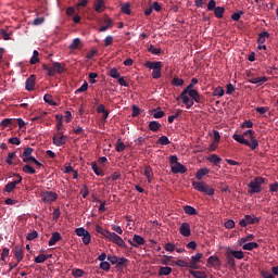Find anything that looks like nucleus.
Listing matches in <instances>:
<instances>
[{
    "mask_svg": "<svg viewBox=\"0 0 278 278\" xmlns=\"http://www.w3.org/2000/svg\"><path fill=\"white\" fill-rule=\"evenodd\" d=\"M199 84V79L192 78L191 83L181 91L179 97L177 98V101L181 99L184 105H186L187 110H190L192 105L195 103H199L201 101V96L199 94V91H197L194 86Z\"/></svg>",
    "mask_w": 278,
    "mask_h": 278,
    "instance_id": "nucleus-1",
    "label": "nucleus"
},
{
    "mask_svg": "<svg viewBox=\"0 0 278 278\" xmlns=\"http://www.w3.org/2000/svg\"><path fill=\"white\" fill-rule=\"evenodd\" d=\"M232 138L236 142H239V144L250 147L252 151H255V149L260 147V142L255 138V130L253 129H248L242 135L235 134Z\"/></svg>",
    "mask_w": 278,
    "mask_h": 278,
    "instance_id": "nucleus-2",
    "label": "nucleus"
},
{
    "mask_svg": "<svg viewBox=\"0 0 278 278\" xmlns=\"http://www.w3.org/2000/svg\"><path fill=\"white\" fill-rule=\"evenodd\" d=\"M96 231L97 233H101V236L106 238L109 242H113V244L121 247V249H127V243H125V240H123V238H121V236H118L116 232L105 230L99 225L96 226Z\"/></svg>",
    "mask_w": 278,
    "mask_h": 278,
    "instance_id": "nucleus-3",
    "label": "nucleus"
},
{
    "mask_svg": "<svg viewBox=\"0 0 278 278\" xmlns=\"http://www.w3.org/2000/svg\"><path fill=\"white\" fill-rule=\"evenodd\" d=\"M42 68L47 72V75L49 77H53V75H60L64 73V64L60 62H54L52 63V65L43 64Z\"/></svg>",
    "mask_w": 278,
    "mask_h": 278,
    "instance_id": "nucleus-4",
    "label": "nucleus"
},
{
    "mask_svg": "<svg viewBox=\"0 0 278 278\" xmlns=\"http://www.w3.org/2000/svg\"><path fill=\"white\" fill-rule=\"evenodd\" d=\"M144 66L146 68L153 71L152 72L153 79H160L162 77V66H163L162 61H156V62L148 61L146 62Z\"/></svg>",
    "mask_w": 278,
    "mask_h": 278,
    "instance_id": "nucleus-5",
    "label": "nucleus"
},
{
    "mask_svg": "<svg viewBox=\"0 0 278 278\" xmlns=\"http://www.w3.org/2000/svg\"><path fill=\"white\" fill-rule=\"evenodd\" d=\"M31 153H34V148H26L21 154L22 162H24L25 164H29L33 162V164H36V166H42V163L36 160V157L31 155Z\"/></svg>",
    "mask_w": 278,
    "mask_h": 278,
    "instance_id": "nucleus-6",
    "label": "nucleus"
},
{
    "mask_svg": "<svg viewBox=\"0 0 278 278\" xmlns=\"http://www.w3.org/2000/svg\"><path fill=\"white\" fill-rule=\"evenodd\" d=\"M264 182H265V179L263 177L258 176L254 178L248 186L251 194H257L258 192H262V186Z\"/></svg>",
    "mask_w": 278,
    "mask_h": 278,
    "instance_id": "nucleus-7",
    "label": "nucleus"
},
{
    "mask_svg": "<svg viewBox=\"0 0 278 278\" xmlns=\"http://www.w3.org/2000/svg\"><path fill=\"white\" fill-rule=\"evenodd\" d=\"M193 188L198 190V192H203L207 197H214V189H212L210 186H207L205 182H193Z\"/></svg>",
    "mask_w": 278,
    "mask_h": 278,
    "instance_id": "nucleus-8",
    "label": "nucleus"
},
{
    "mask_svg": "<svg viewBox=\"0 0 278 278\" xmlns=\"http://www.w3.org/2000/svg\"><path fill=\"white\" fill-rule=\"evenodd\" d=\"M75 233L78 236V238H81L83 243L86 245L90 244L92 237L90 236V232H88V230H86L84 227L76 228Z\"/></svg>",
    "mask_w": 278,
    "mask_h": 278,
    "instance_id": "nucleus-9",
    "label": "nucleus"
},
{
    "mask_svg": "<svg viewBox=\"0 0 278 278\" xmlns=\"http://www.w3.org/2000/svg\"><path fill=\"white\" fill-rule=\"evenodd\" d=\"M260 223V217L255 215H245L244 219L239 222L240 227H247L248 225H256Z\"/></svg>",
    "mask_w": 278,
    "mask_h": 278,
    "instance_id": "nucleus-10",
    "label": "nucleus"
},
{
    "mask_svg": "<svg viewBox=\"0 0 278 278\" xmlns=\"http://www.w3.org/2000/svg\"><path fill=\"white\" fill-rule=\"evenodd\" d=\"M41 201H43V203H53V201H58V193L53 191H45L41 194Z\"/></svg>",
    "mask_w": 278,
    "mask_h": 278,
    "instance_id": "nucleus-11",
    "label": "nucleus"
},
{
    "mask_svg": "<svg viewBox=\"0 0 278 278\" xmlns=\"http://www.w3.org/2000/svg\"><path fill=\"white\" fill-rule=\"evenodd\" d=\"M67 137L62 135V131H59L56 135L53 136L52 142L55 147H62L66 144Z\"/></svg>",
    "mask_w": 278,
    "mask_h": 278,
    "instance_id": "nucleus-12",
    "label": "nucleus"
},
{
    "mask_svg": "<svg viewBox=\"0 0 278 278\" xmlns=\"http://www.w3.org/2000/svg\"><path fill=\"white\" fill-rule=\"evenodd\" d=\"M202 258H203V253H197L195 255H192L189 263V268L197 270V268H199V262H201Z\"/></svg>",
    "mask_w": 278,
    "mask_h": 278,
    "instance_id": "nucleus-13",
    "label": "nucleus"
},
{
    "mask_svg": "<svg viewBox=\"0 0 278 278\" xmlns=\"http://www.w3.org/2000/svg\"><path fill=\"white\" fill-rule=\"evenodd\" d=\"M179 233L184 236V238H190L192 230H190V224L188 222L180 225Z\"/></svg>",
    "mask_w": 278,
    "mask_h": 278,
    "instance_id": "nucleus-14",
    "label": "nucleus"
},
{
    "mask_svg": "<svg viewBox=\"0 0 278 278\" xmlns=\"http://www.w3.org/2000/svg\"><path fill=\"white\" fill-rule=\"evenodd\" d=\"M226 255H231L235 260H244V252L242 250L236 251L231 248H226Z\"/></svg>",
    "mask_w": 278,
    "mask_h": 278,
    "instance_id": "nucleus-15",
    "label": "nucleus"
},
{
    "mask_svg": "<svg viewBox=\"0 0 278 278\" xmlns=\"http://www.w3.org/2000/svg\"><path fill=\"white\" fill-rule=\"evenodd\" d=\"M129 244H131V247H135V249H138V247H142L144 244V239L142 238V236L135 235L132 237V240H129Z\"/></svg>",
    "mask_w": 278,
    "mask_h": 278,
    "instance_id": "nucleus-16",
    "label": "nucleus"
},
{
    "mask_svg": "<svg viewBox=\"0 0 278 278\" xmlns=\"http://www.w3.org/2000/svg\"><path fill=\"white\" fill-rule=\"evenodd\" d=\"M188 170V168H186V166H184V164L181 163H176L175 165H172V173H174V175L177 174H181L184 175V173H186Z\"/></svg>",
    "mask_w": 278,
    "mask_h": 278,
    "instance_id": "nucleus-17",
    "label": "nucleus"
},
{
    "mask_svg": "<svg viewBox=\"0 0 278 278\" xmlns=\"http://www.w3.org/2000/svg\"><path fill=\"white\" fill-rule=\"evenodd\" d=\"M93 8H94V12H98V14L105 12V1L104 0H96L93 3Z\"/></svg>",
    "mask_w": 278,
    "mask_h": 278,
    "instance_id": "nucleus-18",
    "label": "nucleus"
},
{
    "mask_svg": "<svg viewBox=\"0 0 278 278\" xmlns=\"http://www.w3.org/2000/svg\"><path fill=\"white\" fill-rule=\"evenodd\" d=\"M34 88H36V75H30L26 79V90H28V92H31Z\"/></svg>",
    "mask_w": 278,
    "mask_h": 278,
    "instance_id": "nucleus-19",
    "label": "nucleus"
},
{
    "mask_svg": "<svg viewBox=\"0 0 278 278\" xmlns=\"http://www.w3.org/2000/svg\"><path fill=\"white\" fill-rule=\"evenodd\" d=\"M18 180H14L11 181L9 184L5 185V192H12L14 190V188H16V186H18V184H21V181H23V177L18 176Z\"/></svg>",
    "mask_w": 278,
    "mask_h": 278,
    "instance_id": "nucleus-20",
    "label": "nucleus"
},
{
    "mask_svg": "<svg viewBox=\"0 0 278 278\" xmlns=\"http://www.w3.org/2000/svg\"><path fill=\"white\" fill-rule=\"evenodd\" d=\"M60 240H62V235H60V232L55 231L52 233L48 244H49V247H55V244H58V242H60Z\"/></svg>",
    "mask_w": 278,
    "mask_h": 278,
    "instance_id": "nucleus-21",
    "label": "nucleus"
},
{
    "mask_svg": "<svg viewBox=\"0 0 278 278\" xmlns=\"http://www.w3.org/2000/svg\"><path fill=\"white\" fill-rule=\"evenodd\" d=\"M268 81V77H253L249 79V84H255L256 86H262L263 84H266Z\"/></svg>",
    "mask_w": 278,
    "mask_h": 278,
    "instance_id": "nucleus-22",
    "label": "nucleus"
},
{
    "mask_svg": "<svg viewBox=\"0 0 278 278\" xmlns=\"http://www.w3.org/2000/svg\"><path fill=\"white\" fill-rule=\"evenodd\" d=\"M208 266H220V258L216 255H212L207 258Z\"/></svg>",
    "mask_w": 278,
    "mask_h": 278,
    "instance_id": "nucleus-23",
    "label": "nucleus"
},
{
    "mask_svg": "<svg viewBox=\"0 0 278 278\" xmlns=\"http://www.w3.org/2000/svg\"><path fill=\"white\" fill-rule=\"evenodd\" d=\"M260 244L257 242H248L242 245L243 251H253V249H258Z\"/></svg>",
    "mask_w": 278,
    "mask_h": 278,
    "instance_id": "nucleus-24",
    "label": "nucleus"
},
{
    "mask_svg": "<svg viewBox=\"0 0 278 278\" xmlns=\"http://www.w3.org/2000/svg\"><path fill=\"white\" fill-rule=\"evenodd\" d=\"M125 149H127V146H125L123 140L117 139V141L115 143V151H117V153H123V151H125Z\"/></svg>",
    "mask_w": 278,
    "mask_h": 278,
    "instance_id": "nucleus-25",
    "label": "nucleus"
},
{
    "mask_svg": "<svg viewBox=\"0 0 278 278\" xmlns=\"http://www.w3.org/2000/svg\"><path fill=\"white\" fill-rule=\"evenodd\" d=\"M184 212L188 216H197V208H194L193 206L185 205L184 206Z\"/></svg>",
    "mask_w": 278,
    "mask_h": 278,
    "instance_id": "nucleus-26",
    "label": "nucleus"
},
{
    "mask_svg": "<svg viewBox=\"0 0 278 278\" xmlns=\"http://www.w3.org/2000/svg\"><path fill=\"white\" fill-rule=\"evenodd\" d=\"M170 273H173V268L172 267H161L159 269V276L160 277H168V275H170Z\"/></svg>",
    "mask_w": 278,
    "mask_h": 278,
    "instance_id": "nucleus-27",
    "label": "nucleus"
},
{
    "mask_svg": "<svg viewBox=\"0 0 278 278\" xmlns=\"http://www.w3.org/2000/svg\"><path fill=\"white\" fill-rule=\"evenodd\" d=\"M23 248L21 247H15V257L17 260V264H21V262L23 261Z\"/></svg>",
    "mask_w": 278,
    "mask_h": 278,
    "instance_id": "nucleus-28",
    "label": "nucleus"
},
{
    "mask_svg": "<svg viewBox=\"0 0 278 278\" xmlns=\"http://www.w3.org/2000/svg\"><path fill=\"white\" fill-rule=\"evenodd\" d=\"M105 25L101 26L99 28V31H108V29H110V27H112L113 25V21L112 18L108 17L105 21H104Z\"/></svg>",
    "mask_w": 278,
    "mask_h": 278,
    "instance_id": "nucleus-29",
    "label": "nucleus"
},
{
    "mask_svg": "<svg viewBox=\"0 0 278 278\" xmlns=\"http://www.w3.org/2000/svg\"><path fill=\"white\" fill-rule=\"evenodd\" d=\"M144 175H146L149 184H151V180L153 179V168H151V166H146L144 167Z\"/></svg>",
    "mask_w": 278,
    "mask_h": 278,
    "instance_id": "nucleus-30",
    "label": "nucleus"
},
{
    "mask_svg": "<svg viewBox=\"0 0 278 278\" xmlns=\"http://www.w3.org/2000/svg\"><path fill=\"white\" fill-rule=\"evenodd\" d=\"M207 160L215 166H218V164H220V162H222L220 156H218L217 154H212L211 156L207 157Z\"/></svg>",
    "mask_w": 278,
    "mask_h": 278,
    "instance_id": "nucleus-31",
    "label": "nucleus"
},
{
    "mask_svg": "<svg viewBox=\"0 0 278 278\" xmlns=\"http://www.w3.org/2000/svg\"><path fill=\"white\" fill-rule=\"evenodd\" d=\"M160 127H162V124L161 123H157L155 121H152L149 123V129L150 131H159L160 130Z\"/></svg>",
    "mask_w": 278,
    "mask_h": 278,
    "instance_id": "nucleus-32",
    "label": "nucleus"
},
{
    "mask_svg": "<svg viewBox=\"0 0 278 278\" xmlns=\"http://www.w3.org/2000/svg\"><path fill=\"white\" fill-rule=\"evenodd\" d=\"M23 173H27L28 175H36V169L31 167V165L26 164L22 167Z\"/></svg>",
    "mask_w": 278,
    "mask_h": 278,
    "instance_id": "nucleus-33",
    "label": "nucleus"
},
{
    "mask_svg": "<svg viewBox=\"0 0 278 278\" xmlns=\"http://www.w3.org/2000/svg\"><path fill=\"white\" fill-rule=\"evenodd\" d=\"M207 173H210V169L207 168H201L197 172V175H195V179H203V177H205V175H207Z\"/></svg>",
    "mask_w": 278,
    "mask_h": 278,
    "instance_id": "nucleus-34",
    "label": "nucleus"
},
{
    "mask_svg": "<svg viewBox=\"0 0 278 278\" xmlns=\"http://www.w3.org/2000/svg\"><path fill=\"white\" fill-rule=\"evenodd\" d=\"M255 237L253 235H248L245 237H242L238 240V244L240 247H242V244H245V242H250L251 240H253Z\"/></svg>",
    "mask_w": 278,
    "mask_h": 278,
    "instance_id": "nucleus-35",
    "label": "nucleus"
},
{
    "mask_svg": "<svg viewBox=\"0 0 278 278\" xmlns=\"http://www.w3.org/2000/svg\"><path fill=\"white\" fill-rule=\"evenodd\" d=\"M174 264L179 268H190V263L185 260H177Z\"/></svg>",
    "mask_w": 278,
    "mask_h": 278,
    "instance_id": "nucleus-36",
    "label": "nucleus"
},
{
    "mask_svg": "<svg viewBox=\"0 0 278 278\" xmlns=\"http://www.w3.org/2000/svg\"><path fill=\"white\" fill-rule=\"evenodd\" d=\"M190 275L194 278H207V274L205 271L190 270Z\"/></svg>",
    "mask_w": 278,
    "mask_h": 278,
    "instance_id": "nucleus-37",
    "label": "nucleus"
},
{
    "mask_svg": "<svg viewBox=\"0 0 278 278\" xmlns=\"http://www.w3.org/2000/svg\"><path fill=\"white\" fill-rule=\"evenodd\" d=\"M266 38H268V31H262V33L258 35L257 43H258V45H264V42H266Z\"/></svg>",
    "mask_w": 278,
    "mask_h": 278,
    "instance_id": "nucleus-38",
    "label": "nucleus"
},
{
    "mask_svg": "<svg viewBox=\"0 0 278 278\" xmlns=\"http://www.w3.org/2000/svg\"><path fill=\"white\" fill-rule=\"evenodd\" d=\"M121 10H122L123 14L129 15V14H131V4H129V2L124 3V4H122Z\"/></svg>",
    "mask_w": 278,
    "mask_h": 278,
    "instance_id": "nucleus-39",
    "label": "nucleus"
},
{
    "mask_svg": "<svg viewBox=\"0 0 278 278\" xmlns=\"http://www.w3.org/2000/svg\"><path fill=\"white\" fill-rule=\"evenodd\" d=\"M109 77H112L113 79L121 78V73H118V70L116 67H113L109 71Z\"/></svg>",
    "mask_w": 278,
    "mask_h": 278,
    "instance_id": "nucleus-40",
    "label": "nucleus"
},
{
    "mask_svg": "<svg viewBox=\"0 0 278 278\" xmlns=\"http://www.w3.org/2000/svg\"><path fill=\"white\" fill-rule=\"evenodd\" d=\"M214 14H215L216 18H223V15L225 14V8H223V7L215 8Z\"/></svg>",
    "mask_w": 278,
    "mask_h": 278,
    "instance_id": "nucleus-41",
    "label": "nucleus"
},
{
    "mask_svg": "<svg viewBox=\"0 0 278 278\" xmlns=\"http://www.w3.org/2000/svg\"><path fill=\"white\" fill-rule=\"evenodd\" d=\"M148 51L150 53H152V55H160V53H162V49L161 48H155V47H153V45H150L148 47Z\"/></svg>",
    "mask_w": 278,
    "mask_h": 278,
    "instance_id": "nucleus-42",
    "label": "nucleus"
},
{
    "mask_svg": "<svg viewBox=\"0 0 278 278\" xmlns=\"http://www.w3.org/2000/svg\"><path fill=\"white\" fill-rule=\"evenodd\" d=\"M47 260H49V257H47V255L39 254L38 256L35 257V263L36 264H45V262H47Z\"/></svg>",
    "mask_w": 278,
    "mask_h": 278,
    "instance_id": "nucleus-43",
    "label": "nucleus"
},
{
    "mask_svg": "<svg viewBox=\"0 0 278 278\" xmlns=\"http://www.w3.org/2000/svg\"><path fill=\"white\" fill-rule=\"evenodd\" d=\"M81 45V40L79 38H76L72 41L70 49L75 51L76 49H79V46Z\"/></svg>",
    "mask_w": 278,
    "mask_h": 278,
    "instance_id": "nucleus-44",
    "label": "nucleus"
},
{
    "mask_svg": "<svg viewBox=\"0 0 278 278\" xmlns=\"http://www.w3.org/2000/svg\"><path fill=\"white\" fill-rule=\"evenodd\" d=\"M14 157H16V152H10L5 160L7 164L12 166L14 164V162H13Z\"/></svg>",
    "mask_w": 278,
    "mask_h": 278,
    "instance_id": "nucleus-45",
    "label": "nucleus"
},
{
    "mask_svg": "<svg viewBox=\"0 0 278 278\" xmlns=\"http://www.w3.org/2000/svg\"><path fill=\"white\" fill-rule=\"evenodd\" d=\"M38 50H34L33 56L30 58V64H38L40 62V59H38Z\"/></svg>",
    "mask_w": 278,
    "mask_h": 278,
    "instance_id": "nucleus-46",
    "label": "nucleus"
},
{
    "mask_svg": "<svg viewBox=\"0 0 278 278\" xmlns=\"http://www.w3.org/2000/svg\"><path fill=\"white\" fill-rule=\"evenodd\" d=\"M224 96H225V90L223 89V87H217L213 91V97H224Z\"/></svg>",
    "mask_w": 278,
    "mask_h": 278,
    "instance_id": "nucleus-47",
    "label": "nucleus"
},
{
    "mask_svg": "<svg viewBox=\"0 0 278 278\" xmlns=\"http://www.w3.org/2000/svg\"><path fill=\"white\" fill-rule=\"evenodd\" d=\"M91 168H92L94 175H97L98 177H101V175H103V172H101V169H99V165H97V163H91Z\"/></svg>",
    "mask_w": 278,
    "mask_h": 278,
    "instance_id": "nucleus-48",
    "label": "nucleus"
},
{
    "mask_svg": "<svg viewBox=\"0 0 278 278\" xmlns=\"http://www.w3.org/2000/svg\"><path fill=\"white\" fill-rule=\"evenodd\" d=\"M159 144H162L163 147H166V144H170V140L166 136H161L159 138Z\"/></svg>",
    "mask_w": 278,
    "mask_h": 278,
    "instance_id": "nucleus-49",
    "label": "nucleus"
},
{
    "mask_svg": "<svg viewBox=\"0 0 278 278\" xmlns=\"http://www.w3.org/2000/svg\"><path fill=\"white\" fill-rule=\"evenodd\" d=\"M182 85H184V78H179V77L173 78L172 86L179 87V86H182Z\"/></svg>",
    "mask_w": 278,
    "mask_h": 278,
    "instance_id": "nucleus-50",
    "label": "nucleus"
},
{
    "mask_svg": "<svg viewBox=\"0 0 278 278\" xmlns=\"http://www.w3.org/2000/svg\"><path fill=\"white\" fill-rule=\"evenodd\" d=\"M110 267H111L110 262H108V261H102L100 263L101 270H104L105 273H108L110 270Z\"/></svg>",
    "mask_w": 278,
    "mask_h": 278,
    "instance_id": "nucleus-51",
    "label": "nucleus"
},
{
    "mask_svg": "<svg viewBox=\"0 0 278 278\" xmlns=\"http://www.w3.org/2000/svg\"><path fill=\"white\" fill-rule=\"evenodd\" d=\"M224 226L226 229H233V227H236V222H233V219H228L225 222Z\"/></svg>",
    "mask_w": 278,
    "mask_h": 278,
    "instance_id": "nucleus-52",
    "label": "nucleus"
},
{
    "mask_svg": "<svg viewBox=\"0 0 278 278\" xmlns=\"http://www.w3.org/2000/svg\"><path fill=\"white\" fill-rule=\"evenodd\" d=\"M99 77V74L94 73V72H91L89 74V83L90 84H97V78Z\"/></svg>",
    "mask_w": 278,
    "mask_h": 278,
    "instance_id": "nucleus-53",
    "label": "nucleus"
},
{
    "mask_svg": "<svg viewBox=\"0 0 278 278\" xmlns=\"http://www.w3.org/2000/svg\"><path fill=\"white\" fill-rule=\"evenodd\" d=\"M43 101L48 103L49 105H55V102H53V99L51 94H45L43 96Z\"/></svg>",
    "mask_w": 278,
    "mask_h": 278,
    "instance_id": "nucleus-54",
    "label": "nucleus"
},
{
    "mask_svg": "<svg viewBox=\"0 0 278 278\" xmlns=\"http://www.w3.org/2000/svg\"><path fill=\"white\" fill-rule=\"evenodd\" d=\"M164 116V111L156 109L153 113V118H163Z\"/></svg>",
    "mask_w": 278,
    "mask_h": 278,
    "instance_id": "nucleus-55",
    "label": "nucleus"
},
{
    "mask_svg": "<svg viewBox=\"0 0 278 278\" xmlns=\"http://www.w3.org/2000/svg\"><path fill=\"white\" fill-rule=\"evenodd\" d=\"M253 127V123L251 121H244L242 124H241V128L242 129H251Z\"/></svg>",
    "mask_w": 278,
    "mask_h": 278,
    "instance_id": "nucleus-56",
    "label": "nucleus"
},
{
    "mask_svg": "<svg viewBox=\"0 0 278 278\" xmlns=\"http://www.w3.org/2000/svg\"><path fill=\"white\" fill-rule=\"evenodd\" d=\"M38 238V231L34 230L26 236L27 240H36Z\"/></svg>",
    "mask_w": 278,
    "mask_h": 278,
    "instance_id": "nucleus-57",
    "label": "nucleus"
},
{
    "mask_svg": "<svg viewBox=\"0 0 278 278\" xmlns=\"http://www.w3.org/2000/svg\"><path fill=\"white\" fill-rule=\"evenodd\" d=\"M216 1L215 0H210L208 1V4H207V10L210 11V12H212V11H214V10H216Z\"/></svg>",
    "mask_w": 278,
    "mask_h": 278,
    "instance_id": "nucleus-58",
    "label": "nucleus"
},
{
    "mask_svg": "<svg viewBox=\"0 0 278 278\" xmlns=\"http://www.w3.org/2000/svg\"><path fill=\"white\" fill-rule=\"evenodd\" d=\"M112 42H114V37H112V35L106 36L104 39V46L110 47V45H112Z\"/></svg>",
    "mask_w": 278,
    "mask_h": 278,
    "instance_id": "nucleus-59",
    "label": "nucleus"
},
{
    "mask_svg": "<svg viewBox=\"0 0 278 278\" xmlns=\"http://www.w3.org/2000/svg\"><path fill=\"white\" fill-rule=\"evenodd\" d=\"M86 90H88V83L85 81L81 87H79L77 90H76V94L79 93V92H86Z\"/></svg>",
    "mask_w": 278,
    "mask_h": 278,
    "instance_id": "nucleus-60",
    "label": "nucleus"
},
{
    "mask_svg": "<svg viewBox=\"0 0 278 278\" xmlns=\"http://www.w3.org/2000/svg\"><path fill=\"white\" fill-rule=\"evenodd\" d=\"M165 251H167L168 253H173V251H175V245L170 242L166 243Z\"/></svg>",
    "mask_w": 278,
    "mask_h": 278,
    "instance_id": "nucleus-61",
    "label": "nucleus"
},
{
    "mask_svg": "<svg viewBox=\"0 0 278 278\" xmlns=\"http://www.w3.org/2000/svg\"><path fill=\"white\" fill-rule=\"evenodd\" d=\"M9 143H10V144H16V146H18V144H21V139H20L18 137L10 138V139H9Z\"/></svg>",
    "mask_w": 278,
    "mask_h": 278,
    "instance_id": "nucleus-62",
    "label": "nucleus"
},
{
    "mask_svg": "<svg viewBox=\"0 0 278 278\" xmlns=\"http://www.w3.org/2000/svg\"><path fill=\"white\" fill-rule=\"evenodd\" d=\"M85 274L83 269H75L72 271L73 277H81Z\"/></svg>",
    "mask_w": 278,
    "mask_h": 278,
    "instance_id": "nucleus-63",
    "label": "nucleus"
},
{
    "mask_svg": "<svg viewBox=\"0 0 278 278\" xmlns=\"http://www.w3.org/2000/svg\"><path fill=\"white\" fill-rule=\"evenodd\" d=\"M261 275H262L263 278H275V277L273 276V274H269V273L266 271V270L261 271Z\"/></svg>",
    "mask_w": 278,
    "mask_h": 278,
    "instance_id": "nucleus-64",
    "label": "nucleus"
}]
</instances>
